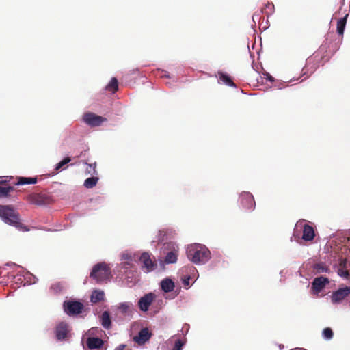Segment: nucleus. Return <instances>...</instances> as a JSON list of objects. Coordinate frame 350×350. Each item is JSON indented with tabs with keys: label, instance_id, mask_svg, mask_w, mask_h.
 Instances as JSON below:
<instances>
[{
	"label": "nucleus",
	"instance_id": "obj_10",
	"mask_svg": "<svg viewBox=\"0 0 350 350\" xmlns=\"http://www.w3.org/2000/svg\"><path fill=\"white\" fill-rule=\"evenodd\" d=\"M155 297V295L152 293H149L142 297L138 301L139 309L144 312L148 311Z\"/></svg>",
	"mask_w": 350,
	"mask_h": 350
},
{
	"label": "nucleus",
	"instance_id": "obj_11",
	"mask_svg": "<svg viewBox=\"0 0 350 350\" xmlns=\"http://www.w3.org/2000/svg\"><path fill=\"white\" fill-rule=\"evenodd\" d=\"M350 294V287L345 286L334 291L332 295L333 303H339Z\"/></svg>",
	"mask_w": 350,
	"mask_h": 350
},
{
	"label": "nucleus",
	"instance_id": "obj_24",
	"mask_svg": "<svg viewBox=\"0 0 350 350\" xmlns=\"http://www.w3.org/2000/svg\"><path fill=\"white\" fill-rule=\"evenodd\" d=\"M14 188L12 186H4L3 182H0V198L8 197L10 191H14Z\"/></svg>",
	"mask_w": 350,
	"mask_h": 350
},
{
	"label": "nucleus",
	"instance_id": "obj_3",
	"mask_svg": "<svg viewBox=\"0 0 350 350\" xmlns=\"http://www.w3.org/2000/svg\"><path fill=\"white\" fill-rule=\"evenodd\" d=\"M90 277L95 280L98 284L109 281L111 277V269L105 262H99L95 265L90 274Z\"/></svg>",
	"mask_w": 350,
	"mask_h": 350
},
{
	"label": "nucleus",
	"instance_id": "obj_26",
	"mask_svg": "<svg viewBox=\"0 0 350 350\" xmlns=\"http://www.w3.org/2000/svg\"><path fill=\"white\" fill-rule=\"evenodd\" d=\"M28 200L34 204L41 205L43 204L42 196L40 194L33 193L28 196Z\"/></svg>",
	"mask_w": 350,
	"mask_h": 350
},
{
	"label": "nucleus",
	"instance_id": "obj_25",
	"mask_svg": "<svg viewBox=\"0 0 350 350\" xmlns=\"http://www.w3.org/2000/svg\"><path fill=\"white\" fill-rule=\"evenodd\" d=\"M106 90L115 93L118 90V82L116 77H113L105 88Z\"/></svg>",
	"mask_w": 350,
	"mask_h": 350
},
{
	"label": "nucleus",
	"instance_id": "obj_35",
	"mask_svg": "<svg viewBox=\"0 0 350 350\" xmlns=\"http://www.w3.org/2000/svg\"><path fill=\"white\" fill-rule=\"evenodd\" d=\"M317 269L318 271H321V272L327 271V269L325 268L322 265H317Z\"/></svg>",
	"mask_w": 350,
	"mask_h": 350
},
{
	"label": "nucleus",
	"instance_id": "obj_28",
	"mask_svg": "<svg viewBox=\"0 0 350 350\" xmlns=\"http://www.w3.org/2000/svg\"><path fill=\"white\" fill-rule=\"evenodd\" d=\"M274 5L271 3H267L265 4L264 8H261V12L265 13L266 15L269 16L273 12Z\"/></svg>",
	"mask_w": 350,
	"mask_h": 350
},
{
	"label": "nucleus",
	"instance_id": "obj_32",
	"mask_svg": "<svg viewBox=\"0 0 350 350\" xmlns=\"http://www.w3.org/2000/svg\"><path fill=\"white\" fill-rule=\"evenodd\" d=\"M51 290H53L55 293L59 292L62 289V285L60 283H56L51 286Z\"/></svg>",
	"mask_w": 350,
	"mask_h": 350
},
{
	"label": "nucleus",
	"instance_id": "obj_1",
	"mask_svg": "<svg viewBox=\"0 0 350 350\" xmlns=\"http://www.w3.org/2000/svg\"><path fill=\"white\" fill-rule=\"evenodd\" d=\"M187 256L195 264H204L210 259L211 252L205 245L196 243L188 245Z\"/></svg>",
	"mask_w": 350,
	"mask_h": 350
},
{
	"label": "nucleus",
	"instance_id": "obj_29",
	"mask_svg": "<svg viewBox=\"0 0 350 350\" xmlns=\"http://www.w3.org/2000/svg\"><path fill=\"white\" fill-rule=\"evenodd\" d=\"M333 331L329 327H326L323 330V338L326 340H330L333 337Z\"/></svg>",
	"mask_w": 350,
	"mask_h": 350
},
{
	"label": "nucleus",
	"instance_id": "obj_27",
	"mask_svg": "<svg viewBox=\"0 0 350 350\" xmlns=\"http://www.w3.org/2000/svg\"><path fill=\"white\" fill-rule=\"evenodd\" d=\"M98 181V177L88 178L84 182V186L86 188H93L94 186L96 185Z\"/></svg>",
	"mask_w": 350,
	"mask_h": 350
},
{
	"label": "nucleus",
	"instance_id": "obj_13",
	"mask_svg": "<svg viewBox=\"0 0 350 350\" xmlns=\"http://www.w3.org/2000/svg\"><path fill=\"white\" fill-rule=\"evenodd\" d=\"M68 332V324L64 322L59 323L55 328V336L57 340H62L66 338Z\"/></svg>",
	"mask_w": 350,
	"mask_h": 350
},
{
	"label": "nucleus",
	"instance_id": "obj_15",
	"mask_svg": "<svg viewBox=\"0 0 350 350\" xmlns=\"http://www.w3.org/2000/svg\"><path fill=\"white\" fill-rule=\"evenodd\" d=\"M151 336L147 328L141 329L137 336L134 337V340L139 345L145 343Z\"/></svg>",
	"mask_w": 350,
	"mask_h": 350
},
{
	"label": "nucleus",
	"instance_id": "obj_16",
	"mask_svg": "<svg viewBox=\"0 0 350 350\" xmlns=\"http://www.w3.org/2000/svg\"><path fill=\"white\" fill-rule=\"evenodd\" d=\"M100 322L104 328L108 329L111 327V321L109 312L105 311L102 313L100 318Z\"/></svg>",
	"mask_w": 350,
	"mask_h": 350
},
{
	"label": "nucleus",
	"instance_id": "obj_20",
	"mask_svg": "<svg viewBox=\"0 0 350 350\" xmlns=\"http://www.w3.org/2000/svg\"><path fill=\"white\" fill-rule=\"evenodd\" d=\"M118 308L124 314H131L133 312L132 304L129 302L120 303Z\"/></svg>",
	"mask_w": 350,
	"mask_h": 350
},
{
	"label": "nucleus",
	"instance_id": "obj_9",
	"mask_svg": "<svg viewBox=\"0 0 350 350\" xmlns=\"http://www.w3.org/2000/svg\"><path fill=\"white\" fill-rule=\"evenodd\" d=\"M139 260L143 265L142 267L145 268L148 272L153 271L157 267L156 262L152 260L150 254L148 252L142 253Z\"/></svg>",
	"mask_w": 350,
	"mask_h": 350
},
{
	"label": "nucleus",
	"instance_id": "obj_12",
	"mask_svg": "<svg viewBox=\"0 0 350 350\" xmlns=\"http://www.w3.org/2000/svg\"><path fill=\"white\" fill-rule=\"evenodd\" d=\"M301 239L305 241H312L315 237V231L313 226L305 224L301 226Z\"/></svg>",
	"mask_w": 350,
	"mask_h": 350
},
{
	"label": "nucleus",
	"instance_id": "obj_22",
	"mask_svg": "<svg viewBox=\"0 0 350 350\" xmlns=\"http://www.w3.org/2000/svg\"><path fill=\"white\" fill-rule=\"evenodd\" d=\"M348 14L340 18L337 22V32L340 36H343Z\"/></svg>",
	"mask_w": 350,
	"mask_h": 350
},
{
	"label": "nucleus",
	"instance_id": "obj_6",
	"mask_svg": "<svg viewBox=\"0 0 350 350\" xmlns=\"http://www.w3.org/2000/svg\"><path fill=\"white\" fill-rule=\"evenodd\" d=\"M64 310L69 316L81 314L83 312V304L77 301H66L64 303Z\"/></svg>",
	"mask_w": 350,
	"mask_h": 350
},
{
	"label": "nucleus",
	"instance_id": "obj_36",
	"mask_svg": "<svg viewBox=\"0 0 350 350\" xmlns=\"http://www.w3.org/2000/svg\"><path fill=\"white\" fill-rule=\"evenodd\" d=\"M288 75H289V76H288V78H289V80L288 81V82H293V81H295V79H294V77H292L293 73H292V71H291V70H289V71H288Z\"/></svg>",
	"mask_w": 350,
	"mask_h": 350
},
{
	"label": "nucleus",
	"instance_id": "obj_5",
	"mask_svg": "<svg viewBox=\"0 0 350 350\" xmlns=\"http://www.w3.org/2000/svg\"><path fill=\"white\" fill-rule=\"evenodd\" d=\"M322 59V56L319 52L314 53L312 55L306 59V66L302 68L303 75L308 72L313 73L319 66V62Z\"/></svg>",
	"mask_w": 350,
	"mask_h": 350
},
{
	"label": "nucleus",
	"instance_id": "obj_39",
	"mask_svg": "<svg viewBox=\"0 0 350 350\" xmlns=\"http://www.w3.org/2000/svg\"><path fill=\"white\" fill-rule=\"evenodd\" d=\"M188 280H189V279H188L187 281L185 280V281L184 282V284H189V281H188Z\"/></svg>",
	"mask_w": 350,
	"mask_h": 350
},
{
	"label": "nucleus",
	"instance_id": "obj_33",
	"mask_svg": "<svg viewBox=\"0 0 350 350\" xmlns=\"http://www.w3.org/2000/svg\"><path fill=\"white\" fill-rule=\"evenodd\" d=\"M183 342L180 340L176 341L173 350H181Z\"/></svg>",
	"mask_w": 350,
	"mask_h": 350
},
{
	"label": "nucleus",
	"instance_id": "obj_21",
	"mask_svg": "<svg viewBox=\"0 0 350 350\" xmlns=\"http://www.w3.org/2000/svg\"><path fill=\"white\" fill-rule=\"evenodd\" d=\"M219 79L221 81H222L224 84L230 86L235 87V84L232 81L230 77L222 72H218Z\"/></svg>",
	"mask_w": 350,
	"mask_h": 350
},
{
	"label": "nucleus",
	"instance_id": "obj_7",
	"mask_svg": "<svg viewBox=\"0 0 350 350\" xmlns=\"http://www.w3.org/2000/svg\"><path fill=\"white\" fill-rule=\"evenodd\" d=\"M240 204L246 211H252L254 209L256 202L252 194L250 192H243L239 197Z\"/></svg>",
	"mask_w": 350,
	"mask_h": 350
},
{
	"label": "nucleus",
	"instance_id": "obj_30",
	"mask_svg": "<svg viewBox=\"0 0 350 350\" xmlns=\"http://www.w3.org/2000/svg\"><path fill=\"white\" fill-rule=\"evenodd\" d=\"M71 161L70 157L64 158L62 161L57 164L55 170H59L62 167Z\"/></svg>",
	"mask_w": 350,
	"mask_h": 350
},
{
	"label": "nucleus",
	"instance_id": "obj_14",
	"mask_svg": "<svg viewBox=\"0 0 350 350\" xmlns=\"http://www.w3.org/2000/svg\"><path fill=\"white\" fill-rule=\"evenodd\" d=\"M328 282L329 280L325 277L316 278L312 284V287L315 291L320 292Z\"/></svg>",
	"mask_w": 350,
	"mask_h": 350
},
{
	"label": "nucleus",
	"instance_id": "obj_34",
	"mask_svg": "<svg viewBox=\"0 0 350 350\" xmlns=\"http://www.w3.org/2000/svg\"><path fill=\"white\" fill-rule=\"evenodd\" d=\"M115 350H131V348H129L126 345L121 344L118 345Z\"/></svg>",
	"mask_w": 350,
	"mask_h": 350
},
{
	"label": "nucleus",
	"instance_id": "obj_2",
	"mask_svg": "<svg viewBox=\"0 0 350 350\" xmlns=\"http://www.w3.org/2000/svg\"><path fill=\"white\" fill-rule=\"evenodd\" d=\"M0 217L4 222L9 225L21 230H29L26 226L21 223L18 213L11 206L0 205Z\"/></svg>",
	"mask_w": 350,
	"mask_h": 350
},
{
	"label": "nucleus",
	"instance_id": "obj_31",
	"mask_svg": "<svg viewBox=\"0 0 350 350\" xmlns=\"http://www.w3.org/2000/svg\"><path fill=\"white\" fill-rule=\"evenodd\" d=\"M96 163L93 164H88V167L86 169L87 174H95L96 173Z\"/></svg>",
	"mask_w": 350,
	"mask_h": 350
},
{
	"label": "nucleus",
	"instance_id": "obj_18",
	"mask_svg": "<svg viewBox=\"0 0 350 350\" xmlns=\"http://www.w3.org/2000/svg\"><path fill=\"white\" fill-rule=\"evenodd\" d=\"M161 287L164 292L169 293L174 290V283L171 279L165 278L161 281Z\"/></svg>",
	"mask_w": 350,
	"mask_h": 350
},
{
	"label": "nucleus",
	"instance_id": "obj_4",
	"mask_svg": "<svg viewBox=\"0 0 350 350\" xmlns=\"http://www.w3.org/2000/svg\"><path fill=\"white\" fill-rule=\"evenodd\" d=\"M161 252L165 255L164 262L166 264L176 262L178 255V247L175 243H164L161 247Z\"/></svg>",
	"mask_w": 350,
	"mask_h": 350
},
{
	"label": "nucleus",
	"instance_id": "obj_19",
	"mask_svg": "<svg viewBox=\"0 0 350 350\" xmlns=\"http://www.w3.org/2000/svg\"><path fill=\"white\" fill-rule=\"evenodd\" d=\"M104 298L105 294L103 291L95 290L92 292L91 295L90 301L94 304H96L99 301H103Z\"/></svg>",
	"mask_w": 350,
	"mask_h": 350
},
{
	"label": "nucleus",
	"instance_id": "obj_38",
	"mask_svg": "<svg viewBox=\"0 0 350 350\" xmlns=\"http://www.w3.org/2000/svg\"><path fill=\"white\" fill-rule=\"evenodd\" d=\"M257 16L256 14H254L252 16V19L254 21H255V17Z\"/></svg>",
	"mask_w": 350,
	"mask_h": 350
},
{
	"label": "nucleus",
	"instance_id": "obj_17",
	"mask_svg": "<svg viewBox=\"0 0 350 350\" xmlns=\"http://www.w3.org/2000/svg\"><path fill=\"white\" fill-rule=\"evenodd\" d=\"M103 344V340L98 338H89L87 340L88 347L90 349H95L100 348Z\"/></svg>",
	"mask_w": 350,
	"mask_h": 350
},
{
	"label": "nucleus",
	"instance_id": "obj_37",
	"mask_svg": "<svg viewBox=\"0 0 350 350\" xmlns=\"http://www.w3.org/2000/svg\"><path fill=\"white\" fill-rule=\"evenodd\" d=\"M268 78H269V81H273V78L271 76H269Z\"/></svg>",
	"mask_w": 350,
	"mask_h": 350
},
{
	"label": "nucleus",
	"instance_id": "obj_8",
	"mask_svg": "<svg viewBox=\"0 0 350 350\" xmlns=\"http://www.w3.org/2000/svg\"><path fill=\"white\" fill-rule=\"evenodd\" d=\"M83 121L92 127L98 126L107 121V118L94 113H86L83 116Z\"/></svg>",
	"mask_w": 350,
	"mask_h": 350
},
{
	"label": "nucleus",
	"instance_id": "obj_23",
	"mask_svg": "<svg viewBox=\"0 0 350 350\" xmlns=\"http://www.w3.org/2000/svg\"><path fill=\"white\" fill-rule=\"evenodd\" d=\"M37 181L36 177H18L16 185L36 184Z\"/></svg>",
	"mask_w": 350,
	"mask_h": 350
}]
</instances>
